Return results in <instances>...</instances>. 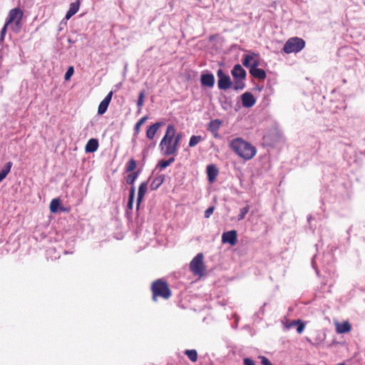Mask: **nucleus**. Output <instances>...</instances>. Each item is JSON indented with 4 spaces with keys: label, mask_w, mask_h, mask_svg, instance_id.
Listing matches in <instances>:
<instances>
[{
    "label": "nucleus",
    "mask_w": 365,
    "mask_h": 365,
    "mask_svg": "<svg viewBox=\"0 0 365 365\" xmlns=\"http://www.w3.org/2000/svg\"><path fill=\"white\" fill-rule=\"evenodd\" d=\"M305 46V41L298 37H292L285 43L283 51L286 53H298Z\"/></svg>",
    "instance_id": "obj_4"
},
{
    "label": "nucleus",
    "mask_w": 365,
    "mask_h": 365,
    "mask_svg": "<svg viewBox=\"0 0 365 365\" xmlns=\"http://www.w3.org/2000/svg\"><path fill=\"white\" fill-rule=\"evenodd\" d=\"M203 138L200 135H192L191 136L189 141V146L192 148L197 145Z\"/></svg>",
    "instance_id": "obj_24"
},
{
    "label": "nucleus",
    "mask_w": 365,
    "mask_h": 365,
    "mask_svg": "<svg viewBox=\"0 0 365 365\" xmlns=\"http://www.w3.org/2000/svg\"><path fill=\"white\" fill-rule=\"evenodd\" d=\"M237 232L235 230H230L222 234V241L223 243H229L231 245H235L237 242Z\"/></svg>",
    "instance_id": "obj_7"
},
{
    "label": "nucleus",
    "mask_w": 365,
    "mask_h": 365,
    "mask_svg": "<svg viewBox=\"0 0 365 365\" xmlns=\"http://www.w3.org/2000/svg\"><path fill=\"white\" fill-rule=\"evenodd\" d=\"M112 96H113V91H110L107 96L105 97V98L103 99L104 101H106L107 103H110V101H111V98H112Z\"/></svg>",
    "instance_id": "obj_42"
},
{
    "label": "nucleus",
    "mask_w": 365,
    "mask_h": 365,
    "mask_svg": "<svg viewBox=\"0 0 365 365\" xmlns=\"http://www.w3.org/2000/svg\"><path fill=\"white\" fill-rule=\"evenodd\" d=\"M23 17V12L19 8H15L9 11V18L6 23L8 24L13 23V21H21Z\"/></svg>",
    "instance_id": "obj_9"
},
{
    "label": "nucleus",
    "mask_w": 365,
    "mask_h": 365,
    "mask_svg": "<svg viewBox=\"0 0 365 365\" xmlns=\"http://www.w3.org/2000/svg\"><path fill=\"white\" fill-rule=\"evenodd\" d=\"M165 122L163 121H159V122H157L153 125H151L147 130V132H146V137L150 139V140H153L155 137V133H157L158 130L165 125Z\"/></svg>",
    "instance_id": "obj_10"
},
{
    "label": "nucleus",
    "mask_w": 365,
    "mask_h": 365,
    "mask_svg": "<svg viewBox=\"0 0 365 365\" xmlns=\"http://www.w3.org/2000/svg\"><path fill=\"white\" fill-rule=\"evenodd\" d=\"M9 24L7 23H6L5 25L4 26V27L2 28L1 31L0 43L3 42L4 40V37H5V35H6V29H7V26Z\"/></svg>",
    "instance_id": "obj_39"
},
{
    "label": "nucleus",
    "mask_w": 365,
    "mask_h": 365,
    "mask_svg": "<svg viewBox=\"0 0 365 365\" xmlns=\"http://www.w3.org/2000/svg\"><path fill=\"white\" fill-rule=\"evenodd\" d=\"M218 170L215 165H209L207 166V174L210 182H213L218 175Z\"/></svg>",
    "instance_id": "obj_14"
},
{
    "label": "nucleus",
    "mask_w": 365,
    "mask_h": 365,
    "mask_svg": "<svg viewBox=\"0 0 365 365\" xmlns=\"http://www.w3.org/2000/svg\"><path fill=\"white\" fill-rule=\"evenodd\" d=\"M147 188H148V182H143L140 183L139 188H138V192L137 205H136L137 210L139 209L140 205V203L144 197V195L147 191Z\"/></svg>",
    "instance_id": "obj_13"
},
{
    "label": "nucleus",
    "mask_w": 365,
    "mask_h": 365,
    "mask_svg": "<svg viewBox=\"0 0 365 365\" xmlns=\"http://www.w3.org/2000/svg\"><path fill=\"white\" fill-rule=\"evenodd\" d=\"M231 149L245 160L252 159L257 153L256 148L241 138H236L230 143Z\"/></svg>",
    "instance_id": "obj_1"
},
{
    "label": "nucleus",
    "mask_w": 365,
    "mask_h": 365,
    "mask_svg": "<svg viewBox=\"0 0 365 365\" xmlns=\"http://www.w3.org/2000/svg\"><path fill=\"white\" fill-rule=\"evenodd\" d=\"M135 194V188L134 186H133L130 189V193H129V197H128V207L130 210H132L133 207Z\"/></svg>",
    "instance_id": "obj_21"
},
{
    "label": "nucleus",
    "mask_w": 365,
    "mask_h": 365,
    "mask_svg": "<svg viewBox=\"0 0 365 365\" xmlns=\"http://www.w3.org/2000/svg\"><path fill=\"white\" fill-rule=\"evenodd\" d=\"M10 24H11V29L14 33L17 34L20 31L21 28V21H13V23H11Z\"/></svg>",
    "instance_id": "obj_31"
},
{
    "label": "nucleus",
    "mask_w": 365,
    "mask_h": 365,
    "mask_svg": "<svg viewBox=\"0 0 365 365\" xmlns=\"http://www.w3.org/2000/svg\"><path fill=\"white\" fill-rule=\"evenodd\" d=\"M13 163L9 161L6 165L5 167L0 171V182L6 177V175L9 173L11 168L12 167Z\"/></svg>",
    "instance_id": "obj_20"
},
{
    "label": "nucleus",
    "mask_w": 365,
    "mask_h": 365,
    "mask_svg": "<svg viewBox=\"0 0 365 365\" xmlns=\"http://www.w3.org/2000/svg\"><path fill=\"white\" fill-rule=\"evenodd\" d=\"M74 73V69H73V67L71 66L68 68L66 74H65V76H64V78L66 81H68L71 78V77L73 76Z\"/></svg>",
    "instance_id": "obj_37"
},
{
    "label": "nucleus",
    "mask_w": 365,
    "mask_h": 365,
    "mask_svg": "<svg viewBox=\"0 0 365 365\" xmlns=\"http://www.w3.org/2000/svg\"><path fill=\"white\" fill-rule=\"evenodd\" d=\"M60 205V201L58 199H53L50 203V210L51 212H56L58 207Z\"/></svg>",
    "instance_id": "obj_28"
},
{
    "label": "nucleus",
    "mask_w": 365,
    "mask_h": 365,
    "mask_svg": "<svg viewBox=\"0 0 365 365\" xmlns=\"http://www.w3.org/2000/svg\"><path fill=\"white\" fill-rule=\"evenodd\" d=\"M299 320H294L292 321L290 324L289 325V327H294V326H297V324H299Z\"/></svg>",
    "instance_id": "obj_44"
},
{
    "label": "nucleus",
    "mask_w": 365,
    "mask_h": 365,
    "mask_svg": "<svg viewBox=\"0 0 365 365\" xmlns=\"http://www.w3.org/2000/svg\"><path fill=\"white\" fill-rule=\"evenodd\" d=\"M202 86L212 88L215 84V77L212 73H202L200 77Z\"/></svg>",
    "instance_id": "obj_12"
},
{
    "label": "nucleus",
    "mask_w": 365,
    "mask_h": 365,
    "mask_svg": "<svg viewBox=\"0 0 365 365\" xmlns=\"http://www.w3.org/2000/svg\"><path fill=\"white\" fill-rule=\"evenodd\" d=\"M243 80L244 79H235L233 88L235 91L242 90L245 88V83L243 82Z\"/></svg>",
    "instance_id": "obj_29"
},
{
    "label": "nucleus",
    "mask_w": 365,
    "mask_h": 365,
    "mask_svg": "<svg viewBox=\"0 0 365 365\" xmlns=\"http://www.w3.org/2000/svg\"><path fill=\"white\" fill-rule=\"evenodd\" d=\"M98 148V141L97 139H90L86 145L85 150L86 153H93L97 150Z\"/></svg>",
    "instance_id": "obj_15"
},
{
    "label": "nucleus",
    "mask_w": 365,
    "mask_h": 365,
    "mask_svg": "<svg viewBox=\"0 0 365 365\" xmlns=\"http://www.w3.org/2000/svg\"><path fill=\"white\" fill-rule=\"evenodd\" d=\"M190 269L191 272L196 275H202L205 270V267L203 263V255L202 253H198L190 262Z\"/></svg>",
    "instance_id": "obj_5"
},
{
    "label": "nucleus",
    "mask_w": 365,
    "mask_h": 365,
    "mask_svg": "<svg viewBox=\"0 0 365 365\" xmlns=\"http://www.w3.org/2000/svg\"><path fill=\"white\" fill-rule=\"evenodd\" d=\"M152 292L154 301H156L157 297L168 299L171 294L168 284L162 279H158L153 283Z\"/></svg>",
    "instance_id": "obj_3"
},
{
    "label": "nucleus",
    "mask_w": 365,
    "mask_h": 365,
    "mask_svg": "<svg viewBox=\"0 0 365 365\" xmlns=\"http://www.w3.org/2000/svg\"><path fill=\"white\" fill-rule=\"evenodd\" d=\"M164 178L160 176L155 178L150 184V189L155 190L159 187V186L163 182Z\"/></svg>",
    "instance_id": "obj_22"
},
{
    "label": "nucleus",
    "mask_w": 365,
    "mask_h": 365,
    "mask_svg": "<svg viewBox=\"0 0 365 365\" xmlns=\"http://www.w3.org/2000/svg\"><path fill=\"white\" fill-rule=\"evenodd\" d=\"M297 331L299 334L302 333L303 331L304 330L305 326H304V323H302L300 320H299V324H297Z\"/></svg>",
    "instance_id": "obj_41"
},
{
    "label": "nucleus",
    "mask_w": 365,
    "mask_h": 365,
    "mask_svg": "<svg viewBox=\"0 0 365 365\" xmlns=\"http://www.w3.org/2000/svg\"><path fill=\"white\" fill-rule=\"evenodd\" d=\"M185 354L187 356L189 359L192 361L195 362L197 359V353L196 350L195 349H190V350H186L185 351Z\"/></svg>",
    "instance_id": "obj_23"
},
{
    "label": "nucleus",
    "mask_w": 365,
    "mask_h": 365,
    "mask_svg": "<svg viewBox=\"0 0 365 365\" xmlns=\"http://www.w3.org/2000/svg\"><path fill=\"white\" fill-rule=\"evenodd\" d=\"M147 118V116H144L137 122V123L135 125V131L136 133L139 132L140 126H142V125L146 121Z\"/></svg>",
    "instance_id": "obj_36"
},
{
    "label": "nucleus",
    "mask_w": 365,
    "mask_h": 365,
    "mask_svg": "<svg viewBox=\"0 0 365 365\" xmlns=\"http://www.w3.org/2000/svg\"><path fill=\"white\" fill-rule=\"evenodd\" d=\"M351 330V325L348 322L343 323H337L336 325V331L339 334L347 333Z\"/></svg>",
    "instance_id": "obj_17"
},
{
    "label": "nucleus",
    "mask_w": 365,
    "mask_h": 365,
    "mask_svg": "<svg viewBox=\"0 0 365 365\" xmlns=\"http://www.w3.org/2000/svg\"><path fill=\"white\" fill-rule=\"evenodd\" d=\"M144 98H145V91H141L139 93L138 99L137 101V106L138 107L139 110L141 109L143 103H144Z\"/></svg>",
    "instance_id": "obj_34"
},
{
    "label": "nucleus",
    "mask_w": 365,
    "mask_h": 365,
    "mask_svg": "<svg viewBox=\"0 0 365 365\" xmlns=\"http://www.w3.org/2000/svg\"><path fill=\"white\" fill-rule=\"evenodd\" d=\"M249 210H250V206L249 205L242 208L240 210V215L238 216V220H243L245 217L246 215L248 213Z\"/></svg>",
    "instance_id": "obj_35"
},
{
    "label": "nucleus",
    "mask_w": 365,
    "mask_h": 365,
    "mask_svg": "<svg viewBox=\"0 0 365 365\" xmlns=\"http://www.w3.org/2000/svg\"><path fill=\"white\" fill-rule=\"evenodd\" d=\"M220 125L221 122L219 120H212L209 123L208 130L212 133H217Z\"/></svg>",
    "instance_id": "obj_19"
},
{
    "label": "nucleus",
    "mask_w": 365,
    "mask_h": 365,
    "mask_svg": "<svg viewBox=\"0 0 365 365\" xmlns=\"http://www.w3.org/2000/svg\"><path fill=\"white\" fill-rule=\"evenodd\" d=\"M79 6H80L79 1L71 3L70 4L69 9L66 14V19L68 20L71 16H73L74 14H76L79 9Z\"/></svg>",
    "instance_id": "obj_16"
},
{
    "label": "nucleus",
    "mask_w": 365,
    "mask_h": 365,
    "mask_svg": "<svg viewBox=\"0 0 365 365\" xmlns=\"http://www.w3.org/2000/svg\"><path fill=\"white\" fill-rule=\"evenodd\" d=\"M138 175V172H134L133 173L129 174L126 178V182L129 185H133Z\"/></svg>",
    "instance_id": "obj_30"
},
{
    "label": "nucleus",
    "mask_w": 365,
    "mask_h": 365,
    "mask_svg": "<svg viewBox=\"0 0 365 365\" xmlns=\"http://www.w3.org/2000/svg\"><path fill=\"white\" fill-rule=\"evenodd\" d=\"M181 138H182V134L181 133H178L177 135L175 133V137L173 138V140H174L173 142H174L175 145H176L177 148H178V147H179Z\"/></svg>",
    "instance_id": "obj_38"
},
{
    "label": "nucleus",
    "mask_w": 365,
    "mask_h": 365,
    "mask_svg": "<svg viewBox=\"0 0 365 365\" xmlns=\"http://www.w3.org/2000/svg\"><path fill=\"white\" fill-rule=\"evenodd\" d=\"M215 210V207L213 206L209 207L205 211V217L209 218L210 215L213 213Z\"/></svg>",
    "instance_id": "obj_40"
},
{
    "label": "nucleus",
    "mask_w": 365,
    "mask_h": 365,
    "mask_svg": "<svg viewBox=\"0 0 365 365\" xmlns=\"http://www.w3.org/2000/svg\"><path fill=\"white\" fill-rule=\"evenodd\" d=\"M243 363H244V365H255V362L253 361V360H252L250 358H245L243 360Z\"/></svg>",
    "instance_id": "obj_43"
},
{
    "label": "nucleus",
    "mask_w": 365,
    "mask_h": 365,
    "mask_svg": "<svg viewBox=\"0 0 365 365\" xmlns=\"http://www.w3.org/2000/svg\"><path fill=\"white\" fill-rule=\"evenodd\" d=\"M218 77L217 86L220 90H227L232 86L230 77L225 74L222 69H219L217 72Z\"/></svg>",
    "instance_id": "obj_6"
},
{
    "label": "nucleus",
    "mask_w": 365,
    "mask_h": 365,
    "mask_svg": "<svg viewBox=\"0 0 365 365\" xmlns=\"http://www.w3.org/2000/svg\"><path fill=\"white\" fill-rule=\"evenodd\" d=\"M175 161V158H169L168 160H160L158 164V166H159L160 168V169H165L168 166H169L170 164H172L173 162Z\"/></svg>",
    "instance_id": "obj_25"
},
{
    "label": "nucleus",
    "mask_w": 365,
    "mask_h": 365,
    "mask_svg": "<svg viewBox=\"0 0 365 365\" xmlns=\"http://www.w3.org/2000/svg\"><path fill=\"white\" fill-rule=\"evenodd\" d=\"M176 130L173 125H168L165 133L159 144L161 153L164 156L175 155L178 150L173 138Z\"/></svg>",
    "instance_id": "obj_2"
},
{
    "label": "nucleus",
    "mask_w": 365,
    "mask_h": 365,
    "mask_svg": "<svg viewBox=\"0 0 365 365\" xmlns=\"http://www.w3.org/2000/svg\"><path fill=\"white\" fill-rule=\"evenodd\" d=\"M231 73L234 79H245L247 75L246 71L240 64H236L233 67Z\"/></svg>",
    "instance_id": "obj_11"
},
{
    "label": "nucleus",
    "mask_w": 365,
    "mask_h": 365,
    "mask_svg": "<svg viewBox=\"0 0 365 365\" xmlns=\"http://www.w3.org/2000/svg\"><path fill=\"white\" fill-rule=\"evenodd\" d=\"M135 168H136V161L134 159H130L126 165V171L132 172Z\"/></svg>",
    "instance_id": "obj_32"
},
{
    "label": "nucleus",
    "mask_w": 365,
    "mask_h": 365,
    "mask_svg": "<svg viewBox=\"0 0 365 365\" xmlns=\"http://www.w3.org/2000/svg\"><path fill=\"white\" fill-rule=\"evenodd\" d=\"M252 60H253V53L252 55H249V54L245 55L244 58L242 60V64L245 67L250 68Z\"/></svg>",
    "instance_id": "obj_26"
},
{
    "label": "nucleus",
    "mask_w": 365,
    "mask_h": 365,
    "mask_svg": "<svg viewBox=\"0 0 365 365\" xmlns=\"http://www.w3.org/2000/svg\"><path fill=\"white\" fill-rule=\"evenodd\" d=\"M108 103H107L106 101H104L103 100L101 102L99 106H98V113L99 115H103L104 114L107 109H108Z\"/></svg>",
    "instance_id": "obj_27"
},
{
    "label": "nucleus",
    "mask_w": 365,
    "mask_h": 365,
    "mask_svg": "<svg viewBox=\"0 0 365 365\" xmlns=\"http://www.w3.org/2000/svg\"><path fill=\"white\" fill-rule=\"evenodd\" d=\"M242 104L245 108H251L255 103L256 100L253 94L250 92H245L241 96Z\"/></svg>",
    "instance_id": "obj_8"
},
{
    "label": "nucleus",
    "mask_w": 365,
    "mask_h": 365,
    "mask_svg": "<svg viewBox=\"0 0 365 365\" xmlns=\"http://www.w3.org/2000/svg\"><path fill=\"white\" fill-rule=\"evenodd\" d=\"M250 73L252 76L260 80H264L266 78L265 71L261 68L250 69Z\"/></svg>",
    "instance_id": "obj_18"
},
{
    "label": "nucleus",
    "mask_w": 365,
    "mask_h": 365,
    "mask_svg": "<svg viewBox=\"0 0 365 365\" xmlns=\"http://www.w3.org/2000/svg\"><path fill=\"white\" fill-rule=\"evenodd\" d=\"M259 66V60L258 56L255 53H253V60L252 61V64L250 66V69L257 68Z\"/></svg>",
    "instance_id": "obj_33"
}]
</instances>
